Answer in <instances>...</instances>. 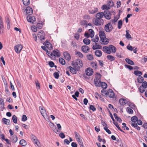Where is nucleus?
I'll list each match as a JSON object with an SVG mask.
<instances>
[{
	"label": "nucleus",
	"mask_w": 147,
	"mask_h": 147,
	"mask_svg": "<svg viewBox=\"0 0 147 147\" xmlns=\"http://www.w3.org/2000/svg\"><path fill=\"white\" fill-rule=\"evenodd\" d=\"M72 65L77 70H79L80 68L82 66L83 64L82 61L81 60L78 59L75 61L72 62Z\"/></svg>",
	"instance_id": "f257e3e1"
},
{
	"label": "nucleus",
	"mask_w": 147,
	"mask_h": 147,
	"mask_svg": "<svg viewBox=\"0 0 147 147\" xmlns=\"http://www.w3.org/2000/svg\"><path fill=\"white\" fill-rule=\"evenodd\" d=\"M101 92L103 95L106 96H108L110 98H113L115 96L114 93L111 89H109L108 91L103 89L101 90Z\"/></svg>",
	"instance_id": "f03ea898"
},
{
	"label": "nucleus",
	"mask_w": 147,
	"mask_h": 147,
	"mask_svg": "<svg viewBox=\"0 0 147 147\" xmlns=\"http://www.w3.org/2000/svg\"><path fill=\"white\" fill-rule=\"evenodd\" d=\"M104 22L103 19H100L95 18L93 20V23L96 26H99L103 25Z\"/></svg>",
	"instance_id": "7ed1b4c3"
},
{
	"label": "nucleus",
	"mask_w": 147,
	"mask_h": 147,
	"mask_svg": "<svg viewBox=\"0 0 147 147\" xmlns=\"http://www.w3.org/2000/svg\"><path fill=\"white\" fill-rule=\"evenodd\" d=\"M97 76L96 77L94 80V82L95 86L96 87H100V78L101 75L100 74H97Z\"/></svg>",
	"instance_id": "20e7f679"
},
{
	"label": "nucleus",
	"mask_w": 147,
	"mask_h": 147,
	"mask_svg": "<svg viewBox=\"0 0 147 147\" xmlns=\"http://www.w3.org/2000/svg\"><path fill=\"white\" fill-rule=\"evenodd\" d=\"M75 136L77 142L79 143L80 147H82L83 146V142L82 141V140L80 139V136L79 133L76 131H75L74 132Z\"/></svg>",
	"instance_id": "39448f33"
},
{
	"label": "nucleus",
	"mask_w": 147,
	"mask_h": 147,
	"mask_svg": "<svg viewBox=\"0 0 147 147\" xmlns=\"http://www.w3.org/2000/svg\"><path fill=\"white\" fill-rule=\"evenodd\" d=\"M37 36L40 40H44L45 36V33L43 31L40 30L38 32Z\"/></svg>",
	"instance_id": "423d86ee"
},
{
	"label": "nucleus",
	"mask_w": 147,
	"mask_h": 147,
	"mask_svg": "<svg viewBox=\"0 0 147 147\" xmlns=\"http://www.w3.org/2000/svg\"><path fill=\"white\" fill-rule=\"evenodd\" d=\"M146 88H147V82L146 81L142 83V86L140 87V92L142 93H143Z\"/></svg>",
	"instance_id": "0eeeda50"
},
{
	"label": "nucleus",
	"mask_w": 147,
	"mask_h": 147,
	"mask_svg": "<svg viewBox=\"0 0 147 147\" xmlns=\"http://www.w3.org/2000/svg\"><path fill=\"white\" fill-rule=\"evenodd\" d=\"M4 26L2 18L0 16V33H3L4 32Z\"/></svg>",
	"instance_id": "6e6552de"
},
{
	"label": "nucleus",
	"mask_w": 147,
	"mask_h": 147,
	"mask_svg": "<svg viewBox=\"0 0 147 147\" xmlns=\"http://www.w3.org/2000/svg\"><path fill=\"white\" fill-rule=\"evenodd\" d=\"M113 29V26L111 24L109 23L105 25V30L107 32H110Z\"/></svg>",
	"instance_id": "1a4fd4ad"
},
{
	"label": "nucleus",
	"mask_w": 147,
	"mask_h": 147,
	"mask_svg": "<svg viewBox=\"0 0 147 147\" xmlns=\"http://www.w3.org/2000/svg\"><path fill=\"white\" fill-rule=\"evenodd\" d=\"M22 46L20 44L14 47V50L15 52L17 53H19L22 49Z\"/></svg>",
	"instance_id": "9d476101"
},
{
	"label": "nucleus",
	"mask_w": 147,
	"mask_h": 147,
	"mask_svg": "<svg viewBox=\"0 0 147 147\" xmlns=\"http://www.w3.org/2000/svg\"><path fill=\"white\" fill-rule=\"evenodd\" d=\"M104 17L107 20H110L111 18V13L110 11H105L104 12Z\"/></svg>",
	"instance_id": "9b49d317"
},
{
	"label": "nucleus",
	"mask_w": 147,
	"mask_h": 147,
	"mask_svg": "<svg viewBox=\"0 0 147 147\" xmlns=\"http://www.w3.org/2000/svg\"><path fill=\"white\" fill-rule=\"evenodd\" d=\"M52 124L53 125V126L54 127V128H53V131L57 134L58 132H59L60 131V130H61V127L60 124L59 123L57 124V128L59 130H58L57 129L56 127L55 126V125L53 123H52Z\"/></svg>",
	"instance_id": "f8f14e48"
},
{
	"label": "nucleus",
	"mask_w": 147,
	"mask_h": 147,
	"mask_svg": "<svg viewBox=\"0 0 147 147\" xmlns=\"http://www.w3.org/2000/svg\"><path fill=\"white\" fill-rule=\"evenodd\" d=\"M27 21L32 24H33L36 21L35 17L33 16H28L27 17Z\"/></svg>",
	"instance_id": "ddd939ff"
},
{
	"label": "nucleus",
	"mask_w": 147,
	"mask_h": 147,
	"mask_svg": "<svg viewBox=\"0 0 147 147\" xmlns=\"http://www.w3.org/2000/svg\"><path fill=\"white\" fill-rule=\"evenodd\" d=\"M85 72L86 75L89 76L92 75L93 73V71L91 68H88L86 69Z\"/></svg>",
	"instance_id": "4468645a"
},
{
	"label": "nucleus",
	"mask_w": 147,
	"mask_h": 147,
	"mask_svg": "<svg viewBox=\"0 0 147 147\" xmlns=\"http://www.w3.org/2000/svg\"><path fill=\"white\" fill-rule=\"evenodd\" d=\"M104 12H100L96 14L95 18L100 19H103L102 18L104 17Z\"/></svg>",
	"instance_id": "2eb2a0df"
},
{
	"label": "nucleus",
	"mask_w": 147,
	"mask_h": 147,
	"mask_svg": "<svg viewBox=\"0 0 147 147\" xmlns=\"http://www.w3.org/2000/svg\"><path fill=\"white\" fill-rule=\"evenodd\" d=\"M26 11L27 14L29 16L32 14L33 13L32 9L30 7H26Z\"/></svg>",
	"instance_id": "dca6fc26"
},
{
	"label": "nucleus",
	"mask_w": 147,
	"mask_h": 147,
	"mask_svg": "<svg viewBox=\"0 0 147 147\" xmlns=\"http://www.w3.org/2000/svg\"><path fill=\"white\" fill-rule=\"evenodd\" d=\"M81 49L82 51L85 53L88 52L90 50L89 47L86 45L82 46Z\"/></svg>",
	"instance_id": "f3484780"
},
{
	"label": "nucleus",
	"mask_w": 147,
	"mask_h": 147,
	"mask_svg": "<svg viewBox=\"0 0 147 147\" xmlns=\"http://www.w3.org/2000/svg\"><path fill=\"white\" fill-rule=\"evenodd\" d=\"M103 51L107 53L108 54H110L111 53V51L110 50L109 46V47L107 46H104L103 47Z\"/></svg>",
	"instance_id": "a211bd4d"
},
{
	"label": "nucleus",
	"mask_w": 147,
	"mask_h": 147,
	"mask_svg": "<svg viewBox=\"0 0 147 147\" xmlns=\"http://www.w3.org/2000/svg\"><path fill=\"white\" fill-rule=\"evenodd\" d=\"M63 55L65 58L68 61H69L71 59V56L69 54L67 53V51L64 52L63 53Z\"/></svg>",
	"instance_id": "6ab92c4d"
},
{
	"label": "nucleus",
	"mask_w": 147,
	"mask_h": 147,
	"mask_svg": "<svg viewBox=\"0 0 147 147\" xmlns=\"http://www.w3.org/2000/svg\"><path fill=\"white\" fill-rule=\"evenodd\" d=\"M100 43L102 44L107 45L109 42V40L106 38L100 39Z\"/></svg>",
	"instance_id": "aec40b11"
},
{
	"label": "nucleus",
	"mask_w": 147,
	"mask_h": 147,
	"mask_svg": "<svg viewBox=\"0 0 147 147\" xmlns=\"http://www.w3.org/2000/svg\"><path fill=\"white\" fill-rule=\"evenodd\" d=\"M102 46L97 43H95L93 45L92 49L93 50H96L97 49H102Z\"/></svg>",
	"instance_id": "412c9836"
},
{
	"label": "nucleus",
	"mask_w": 147,
	"mask_h": 147,
	"mask_svg": "<svg viewBox=\"0 0 147 147\" xmlns=\"http://www.w3.org/2000/svg\"><path fill=\"white\" fill-rule=\"evenodd\" d=\"M53 53L54 54V56H56L59 57L60 56V52L59 50L56 49L53 51Z\"/></svg>",
	"instance_id": "4be33fe9"
},
{
	"label": "nucleus",
	"mask_w": 147,
	"mask_h": 147,
	"mask_svg": "<svg viewBox=\"0 0 147 147\" xmlns=\"http://www.w3.org/2000/svg\"><path fill=\"white\" fill-rule=\"evenodd\" d=\"M45 44L47 48L49 50H51L52 49V46L50 42H45Z\"/></svg>",
	"instance_id": "5701e85b"
},
{
	"label": "nucleus",
	"mask_w": 147,
	"mask_h": 147,
	"mask_svg": "<svg viewBox=\"0 0 147 147\" xmlns=\"http://www.w3.org/2000/svg\"><path fill=\"white\" fill-rule=\"evenodd\" d=\"M110 50L111 51V53H115L116 51V48L113 45H110L109 46Z\"/></svg>",
	"instance_id": "b1692460"
},
{
	"label": "nucleus",
	"mask_w": 147,
	"mask_h": 147,
	"mask_svg": "<svg viewBox=\"0 0 147 147\" xmlns=\"http://www.w3.org/2000/svg\"><path fill=\"white\" fill-rule=\"evenodd\" d=\"M119 102L121 105H124L127 103V101L125 99L121 98L119 100Z\"/></svg>",
	"instance_id": "393cba45"
},
{
	"label": "nucleus",
	"mask_w": 147,
	"mask_h": 147,
	"mask_svg": "<svg viewBox=\"0 0 147 147\" xmlns=\"http://www.w3.org/2000/svg\"><path fill=\"white\" fill-rule=\"evenodd\" d=\"M98 11V9L97 8H94L92 9L88 10V11L90 14H94L96 12Z\"/></svg>",
	"instance_id": "a878e982"
},
{
	"label": "nucleus",
	"mask_w": 147,
	"mask_h": 147,
	"mask_svg": "<svg viewBox=\"0 0 147 147\" xmlns=\"http://www.w3.org/2000/svg\"><path fill=\"white\" fill-rule=\"evenodd\" d=\"M99 35L100 38V39H102L105 38L106 36L105 34L104 31H100L99 32Z\"/></svg>",
	"instance_id": "bb28decb"
},
{
	"label": "nucleus",
	"mask_w": 147,
	"mask_h": 147,
	"mask_svg": "<svg viewBox=\"0 0 147 147\" xmlns=\"http://www.w3.org/2000/svg\"><path fill=\"white\" fill-rule=\"evenodd\" d=\"M32 139L33 140L34 143L36 144L37 146H39L40 143L38 140L36 139V137L34 136L32 138Z\"/></svg>",
	"instance_id": "cd10ccee"
},
{
	"label": "nucleus",
	"mask_w": 147,
	"mask_h": 147,
	"mask_svg": "<svg viewBox=\"0 0 147 147\" xmlns=\"http://www.w3.org/2000/svg\"><path fill=\"white\" fill-rule=\"evenodd\" d=\"M39 109L41 114L43 117L46 114V111L42 107H40Z\"/></svg>",
	"instance_id": "c85d7f7f"
},
{
	"label": "nucleus",
	"mask_w": 147,
	"mask_h": 147,
	"mask_svg": "<svg viewBox=\"0 0 147 147\" xmlns=\"http://www.w3.org/2000/svg\"><path fill=\"white\" fill-rule=\"evenodd\" d=\"M95 53L96 55L98 57H100L102 55L101 51L99 50H96L95 51Z\"/></svg>",
	"instance_id": "c756f323"
},
{
	"label": "nucleus",
	"mask_w": 147,
	"mask_h": 147,
	"mask_svg": "<svg viewBox=\"0 0 147 147\" xmlns=\"http://www.w3.org/2000/svg\"><path fill=\"white\" fill-rule=\"evenodd\" d=\"M69 69L70 71L72 74H76V69L72 67L71 66L69 67Z\"/></svg>",
	"instance_id": "7c9ffc66"
},
{
	"label": "nucleus",
	"mask_w": 147,
	"mask_h": 147,
	"mask_svg": "<svg viewBox=\"0 0 147 147\" xmlns=\"http://www.w3.org/2000/svg\"><path fill=\"white\" fill-rule=\"evenodd\" d=\"M91 66L94 69H96L97 67V63L96 62H91Z\"/></svg>",
	"instance_id": "2f4dec72"
},
{
	"label": "nucleus",
	"mask_w": 147,
	"mask_h": 147,
	"mask_svg": "<svg viewBox=\"0 0 147 147\" xmlns=\"http://www.w3.org/2000/svg\"><path fill=\"white\" fill-rule=\"evenodd\" d=\"M2 120L5 124L9 125L10 123V120L9 119H7L4 118L2 119Z\"/></svg>",
	"instance_id": "473e14b6"
},
{
	"label": "nucleus",
	"mask_w": 147,
	"mask_h": 147,
	"mask_svg": "<svg viewBox=\"0 0 147 147\" xmlns=\"http://www.w3.org/2000/svg\"><path fill=\"white\" fill-rule=\"evenodd\" d=\"M4 100L0 98V107L2 109H3L4 108Z\"/></svg>",
	"instance_id": "72a5a7b5"
},
{
	"label": "nucleus",
	"mask_w": 147,
	"mask_h": 147,
	"mask_svg": "<svg viewBox=\"0 0 147 147\" xmlns=\"http://www.w3.org/2000/svg\"><path fill=\"white\" fill-rule=\"evenodd\" d=\"M126 34H125V36L127 38V39L131 38V35L129 34V31L128 30H126L125 31Z\"/></svg>",
	"instance_id": "f704fd0d"
},
{
	"label": "nucleus",
	"mask_w": 147,
	"mask_h": 147,
	"mask_svg": "<svg viewBox=\"0 0 147 147\" xmlns=\"http://www.w3.org/2000/svg\"><path fill=\"white\" fill-rule=\"evenodd\" d=\"M89 32V33L90 37L92 38H93L94 34V31L91 29H90L88 30Z\"/></svg>",
	"instance_id": "c9c22d12"
},
{
	"label": "nucleus",
	"mask_w": 147,
	"mask_h": 147,
	"mask_svg": "<svg viewBox=\"0 0 147 147\" xmlns=\"http://www.w3.org/2000/svg\"><path fill=\"white\" fill-rule=\"evenodd\" d=\"M125 61L127 63L130 65H133L134 64V62L129 59L126 58L125 59Z\"/></svg>",
	"instance_id": "e433bc0d"
},
{
	"label": "nucleus",
	"mask_w": 147,
	"mask_h": 147,
	"mask_svg": "<svg viewBox=\"0 0 147 147\" xmlns=\"http://www.w3.org/2000/svg\"><path fill=\"white\" fill-rule=\"evenodd\" d=\"M110 9L109 7L106 5H103L101 7V9L103 10H107Z\"/></svg>",
	"instance_id": "4c0bfd02"
},
{
	"label": "nucleus",
	"mask_w": 147,
	"mask_h": 147,
	"mask_svg": "<svg viewBox=\"0 0 147 147\" xmlns=\"http://www.w3.org/2000/svg\"><path fill=\"white\" fill-rule=\"evenodd\" d=\"M83 42L86 45H89L90 42V40L87 38H84L83 40Z\"/></svg>",
	"instance_id": "58836bf2"
},
{
	"label": "nucleus",
	"mask_w": 147,
	"mask_h": 147,
	"mask_svg": "<svg viewBox=\"0 0 147 147\" xmlns=\"http://www.w3.org/2000/svg\"><path fill=\"white\" fill-rule=\"evenodd\" d=\"M13 142H16L18 140V138L16 135L13 136L11 138Z\"/></svg>",
	"instance_id": "ea45409f"
},
{
	"label": "nucleus",
	"mask_w": 147,
	"mask_h": 147,
	"mask_svg": "<svg viewBox=\"0 0 147 147\" xmlns=\"http://www.w3.org/2000/svg\"><path fill=\"white\" fill-rule=\"evenodd\" d=\"M20 144L23 146H25L26 145V141L24 139H22L20 141Z\"/></svg>",
	"instance_id": "a19ab883"
},
{
	"label": "nucleus",
	"mask_w": 147,
	"mask_h": 147,
	"mask_svg": "<svg viewBox=\"0 0 147 147\" xmlns=\"http://www.w3.org/2000/svg\"><path fill=\"white\" fill-rule=\"evenodd\" d=\"M144 80V79L143 77L141 76H139L137 79L138 82L140 83H142Z\"/></svg>",
	"instance_id": "79ce46f5"
},
{
	"label": "nucleus",
	"mask_w": 147,
	"mask_h": 147,
	"mask_svg": "<svg viewBox=\"0 0 147 147\" xmlns=\"http://www.w3.org/2000/svg\"><path fill=\"white\" fill-rule=\"evenodd\" d=\"M100 85L102 88L104 89L106 88L107 86V84L105 82H101L100 84Z\"/></svg>",
	"instance_id": "37998d69"
},
{
	"label": "nucleus",
	"mask_w": 147,
	"mask_h": 147,
	"mask_svg": "<svg viewBox=\"0 0 147 147\" xmlns=\"http://www.w3.org/2000/svg\"><path fill=\"white\" fill-rule=\"evenodd\" d=\"M134 74L135 75L138 76H141L142 74V72L139 71H134Z\"/></svg>",
	"instance_id": "c03bdc74"
},
{
	"label": "nucleus",
	"mask_w": 147,
	"mask_h": 147,
	"mask_svg": "<svg viewBox=\"0 0 147 147\" xmlns=\"http://www.w3.org/2000/svg\"><path fill=\"white\" fill-rule=\"evenodd\" d=\"M118 18L116 17H115L113 20H111V22L112 24H115L116 22H117V21Z\"/></svg>",
	"instance_id": "a18cd8bd"
},
{
	"label": "nucleus",
	"mask_w": 147,
	"mask_h": 147,
	"mask_svg": "<svg viewBox=\"0 0 147 147\" xmlns=\"http://www.w3.org/2000/svg\"><path fill=\"white\" fill-rule=\"evenodd\" d=\"M99 40V38L98 37L96 36H95V38H92V40L95 43H96Z\"/></svg>",
	"instance_id": "49530a36"
},
{
	"label": "nucleus",
	"mask_w": 147,
	"mask_h": 147,
	"mask_svg": "<svg viewBox=\"0 0 147 147\" xmlns=\"http://www.w3.org/2000/svg\"><path fill=\"white\" fill-rule=\"evenodd\" d=\"M23 4L25 5H27L29 4L30 0H22Z\"/></svg>",
	"instance_id": "de8ad7c7"
},
{
	"label": "nucleus",
	"mask_w": 147,
	"mask_h": 147,
	"mask_svg": "<svg viewBox=\"0 0 147 147\" xmlns=\"http://www.w3.org/2000/svg\"><path fill=\"white\" fill-rule=\"evenodd\" d=\"M59 62L61 64L63 65H65V60L62 58H59Z\"/></svg>",
	"instance_id": "09e8293b"
},
{
	"label": "nucleus",
	"mask_w": 147,
	"mask_h": 147,
	"mask_svg": "<svg viewBox=\"0 0 147 147\" xmlns=\"http://www.w3.org/2000/svg\"><path fill=\"white\" fill-rule=\"evenodd\" d=\"M113 123L118 128V129L120 131L124 132V131L121 129V128L119 127L118 123L116 122H115V121L113 122Z\"/></svg>",
	"instance_id": "8fccbe9b"
},
{
	"label": "nucleus",
	"mask_w": 147,
	"mask_h": 147,
	"mask_svg": "<svg viewBox=\"0 0 147 147\" xmlns=\"http://www.w3.org/2000/svg\"><path fill=\"white\" fill-rule=\"evenodd\" d=\"M87 57L88 59L89 60L92 61L94 59L93 56L92 55L90 54L88 55L87 56Z\"/></svg>",
	"instance_id": "3c124183"
},
{
	"label": "nucleus",
	"mask_w": 147,
	"mask_h": 147,
	"mask_svg": "<svg viewBox=\"0 0 147 147\" xmlns=\"http://www.w3.org/2000/svg\"><path fill=\"white\" fill-rule=\"evenodd\" d=\"M107 57L108 59L111 61H114L115 59L114 57L112 55H108Z\"/></svg>",
	"instance_id": "603ef678"
},
{
	"label": "nucleus",
	"mask_w": 147,
	"mask_h": 147,
	"mask_svg": "<svg viewBox=\"0 0 147 147\" xmlns=\"http://www.w3.org/2000/svg\"><path fill=\"white\" fill-rule=\"evenodd\" d=\"M12 119L14 123H17V117L15 115H13L12 117Z\"/></svg>",
	"instance_id": "864d4df0"
},
{
	"label": "nucleus",
	"mask_w": 147,
	"mask_h": 147,
	"mask_svg": "<svg viewBox=\"0 0 147 147\" xmlns=\"http://www.w3.org/2000/svg\"><path fill=\"white\" fill-rule=\"evenodd\" d=\"M138 120V118L136 116H133L131 118V120L133 122H136Z\"/></svg>",
	"instance_id": "5fc2aeb1"
},
{
	"label": "nucleus",
	"mask_w": 147,
	"mask_h": 147,
	"mask_svg": "<svg viewBox=\"0 0 147 147\" xmlns=\"http://www.w3.org/2000/svg\"><path fill=\"white\" fill-rule=\"evenodd\" d=\"M122 24V22L121 20L119 21L118 24V28L119 29H120L121 28Z\"/></svg>",
	"instance_id": "6e6d98bb"
},
{
	"label": "nucleus",
	"mask_w": 147,
	"mask_h": 147,
	"mask_svg": "<svg viewBox=\"0 0 147 147\" xmlns=\"http://www.w3.org/2000/svg\"><path fill=\"white\" fill-rule=\"evenodd\" d=\"M127 113L130 114H132L133 113V110L129 107H127Z\"/></svg>",
	"instance_id": "4d7b16f0"
},
{
	"label": "nucleus",
	"mask_w": 147,
	"mask_h": 147,
	"mask_svg": "<svg viewBox=\"0 0 147 147\" xmlns=\"http://www.w3.org/2000/svg\"><path fill=\"white\" fill-rule=\"evenodd\" d=\"M35 83L36 84V87L37 89H39L40 88V83L38 80H36L35 81Z\"/></svg>",
	"instance_id": "13d9d810"
},
{
	"label": "nucleus",
	"mask_w": 147,
	"mask_h": 147,
	"mask_svg": "<svg viewBox=\"0 0 147 147\" xmlns=\"http://www.w3.org/2000/svg\"><path fill=\"white\" fill-rule=\"evenodd\" d=\"M76 55L81 58L83 57V54L80 52H77L76 53Z\"/></svg>",
	"instance_id": "bf43d9fd"
},
{
	"label": "nucleus",
	"mask_w": 147,
	"mask_h": 147,
	"mask_svg": "<svg viewBox=\"0 0 147 147\" xmlns=\"http://www.w3.org/2000/svg\"><path fill=\"white\" fill-rule=\"evenodd\" d=\"M87 21L85 20H82L80 22V24L81 25H84L86 24Z\"/></svg>",
	"instance_id": "052dcab7"
},
{
	"label": "nucleus",
	"mask_w": 147,
	"mask_h": 147,
	"mask_svg": "<svg viewBox=\"0 0 147 147\" xmlns=\"http://www.w3.org/2000/svg\"><path fill=\"white\" fill-rule=\"evenodd\" d=\"M53 75L55 78L58 79L59 77V74L57 72H55L54 73Z\"/></svg>",
	"instance_id": "680f3d73"
},
{
	"label": "nucleus",
	"mask_w": 147,
	"mask_h": 147,
	"mask_svg": "<svg viewBox=\"0 0 147 147\" xmlns=\"http://www.w3.org/2000/svg\"><path fill=\"white\" fill-rule=\"evenodd\" d=\"M83 18L86 20H89L90 19V16L86 14L84 16Z\"/></svg>",
	"instance_id": "e2e57ef3"
},
{
	"label": "nucleus",
	"mask_w": 147,
	"mask_h": 147,
	"mask_svg": "<svg viewBox=\"0 0 147 147\" xmlns=\"http://www.w3.org/2000/svg\"><path fill=\"white\" fill-rule=\"evenodd\" d=\"M6 22L7 24V28L8 29H9L10 28V22L9 20V19L7 18V20H6Z\"/></svg>",
	"instance_id": "0e129e2a"
},
{
	"label": "nucleus",
	"mask_w": 147,
	"mask_h": 147,
	"mask_svg": "<svg viewBox=\"0 0 147 147\" xmlns=\"http://www.w3.org/2000/svg\"><path fill=\"white\" fill-rule=\"evenodd\" d=\"M31 28L32 30L34 32H36L37 31V28L34 26H32Z\"/></svg>",
	"instance_id": "69168bd1"
},
{
	"label": "nucleus",
	"mask_w": 147,
	"mask_h": 147,
	"mask_svg": "<svg viewBox=\"0 0 147 147\" xmlns=\"http://www.w3.org/2000/svg\"><path fill=\"white\" fill-rule=\"evenodd\" d=\"M104 129L105 130L106 132H107L108 134H111V131L107 127H105L104 128Z\"/></svg>",
	"instance_id": "338daca9"
},
{
	"label": "nucleus",
	"mask_w": 147,
	"mask_h": 147,
	"mask_svg": "<svg viewBox=\"0 0 147 147\" xmlns=\"http://www.w3.org/2000/svg\"><path fill=\"white\" fill-rule=\"evenodd\" d=\"M127 49L130 51H132L134 49V47H133L132 46L128 45L127 47Z\"/></svg>",
	"instance_id": "774afa93"
}]
</instances>
